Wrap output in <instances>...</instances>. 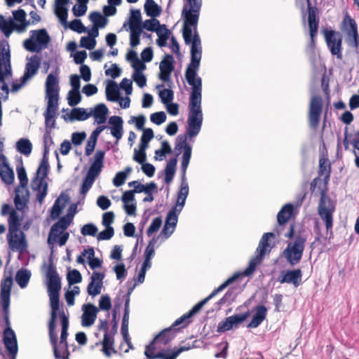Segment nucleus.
Listing matches in <instances>:
<instances>
[{
  "label": "nucleus",
  "mask_w": 359,
  "mask_h": 359,
  "mask_svg": "<svg viewBox=\"0 0 359 359\" xmlns=\"http://www.w3.org/2000/svg\"><path fill=\"white\" fill-rule=\"evenodd\" d=\"M201 6L202 4H184L182 11L184 20L183 39L187 45L191 44V62L187 67L185 78L187 83L192 86L189 98V114L187 133L178 135L175 145V150H184L181 163L183 177L186 175L192 151L191 146L187 143V139L195 137L199 133L203 122L202 79L197 76L202 54L201 42L197 32Z\"/></svg>",
  "instance_id": "f257e3e1"
},
{
  "label": "nucleus",
  "mask_w": 359,
  "mask_h": 359,
  "mask_svg": "<svg viewBox=\"0 0 359 359\" xmlns=\"http://www.w3.org/2000/svg\"><path fill=\"white\" fill-rule=\"evenodd\" d=\"M172 325L160 332L145 347L144 355L147 359H176L178 355L191 348V346H182L179 348H163L175 337L179 328Z\"/></svg>",
  "instance_id": "f03ea898"
},
{
  "label": "nucleus",
  "mask_w": 359,
  "mask_h": 359,
  "mask_svg": "<svg viewBox=\"0 0 359 359\" xmlns=\"http://www.w3.org/2000/svg\"><path fill=\"white\" fill-rule=\"evenodd\" d=\"M285 237L290 239L287 242L285 249L282 252V256L291 265L294 266L300 262L302 259L305 245L307 241V233L304 229L295 231L294 224H291Z\"/></svg>",
  "instance_id": "7ed1b4c3"
},
{
  "label": "nucleus",
  "mask_w": 359,
  "mask_h": 359,
  "mask_svg": "<svg viewBox=\"0 0 359 359\" xmlns=\"http://www.w3.org/2000/svg\"><path fill=\"white\" fill-rule=\"evenodd\" d=\"M46 276L48 279L47 287L51 309L50 318H57L60 311V291L61 290V280L53 264L47 269Z\"/></svg>",
  "instance_id": "20e7f679"
},
{
  "label": "nucleus",
  "mask_w": 359,
  "mask_h": 359,
  "mask_svg": "<svg viewBox=\"0 0 359 359\" xmlns=\"http://www.w3.org/2000/svg\"><path fill=\"white\" fill-rule=\"evenodd\" d=\"M335 211V204L332 200L326 194L325 191L320 193V198L318 206V214L325 224L327 235L329 238L333 236V215Z\"/></svg>",
  "instance_id": "39448f33"
},
{
  "label": "nucleus",
  "mask_w": 359,
  "mask_h": 359,
  "mask_svg": "<svg viewBox=\"0 0 359 359\" xmlns=\"http://www.w3.org/2000/svg\"><path fill=\"white\" fill-rule=\"evenodd\" d=\"M48 158L43 155L35 176L32 180V188L34 191H37L36 199L40 204L43 202L48 192V183L45 182V179L48 176Z\"/></svg>",
  "instance_id": "423d86ee"
},
{
  "label": "nucleus",
  "mask_w": 359,
  "mask_h": 359,
  "mask_svg": "<svg viewBox=\"0 0 359 359\" xmlns=\"http://www.w3.org/2000/svg\"><path fill=\"white\" fill-rule=\"evenodd\" d=\"M13 284V278L11 276L4 278L0 285V304L2 306V311L6 325V328L4 331L3 341H4L6 336L8 337L10 335L7 334L8 330L14 332L10 325L9 320V306L11 303V289Z\"/></svg>",
  "instance_id": "0eeeda50"
},
{
  "label": "nucleus",
  "mask_w": 359,
  "mask_h": 359,
  "mask_svg": "<svg viewBox=\"0 0 359 359\" xmlns=\"http://www.w3.org/2000/svg\"><path fill=\"white\" fill-rule=\"evenodd\" d=\"M238 275H233L231 277L229 278L226 281H224L222 284H221L217 288L215 289L212 293L208 295L204 299L200 301L196 305H194L192 309L184 314L180 318H177L174 322V325H182V327H186L189 324L191 320H189L194 315L198 313L202 307L214 296H215L217 293L222 291L225 287H226L229 285L233 283L236 279L238 278Z\"/></svg>",
  "instance_id": "6e6552de"
},
{
  "label": "nucleus",
  "mask_w": 359,
  "mask_h": 359,
  "mask_svg": "<svg viewBox=\"0 0 359 359\" xmlns=\"http://www.w3.org/2000/svg\"><path fill=\"white\" fill-rule=\"evenodd\" d=\"M57 318H50L48 322V335L50 342L53 346L55 359H69V352L67 344L57 345V334L56 332Z\"/></svg>",
  "instance_id": "1a4fd4ad"
},
{
  "label": "nucleus",
  "mask_w": 359,
  "mask_h": 359,
  "mask_svg": "<svg viewBox=\"0 0 359 359\" xmlns=\"http://www.w3.org/2000/svg\"><path fill=\"white\" fill-rule=\"evenodd\" d=\"M325 41L332 55L339 60L342 59V38L339 32L324 29L323 30Z\"/></svg>",
  "instance_id": "9d476101"
},
{
  "label": "nucleus",
  "mask_w": 359,
  "mask_h": 359,
  "mask_svg": "<svg viewBox=\"0 0 359 359\" xmlns=\"http://www.w3.org/2000/svg\"><path fill=\"white\" fill-rule=\"evenodd\" d=\"M322 112V98L318 95L313 96L310 101L308 112L309 125L311 129L316 130L318 128Z\"/></svg>",
  "instance_id": "9b49d317"
},
{
  "label": "nucleus",
  "mask_w": 359,
  "mask_h": 359,
  "mask_svg": "<svg viewBox=\"0 0 359 359\" xmlns=\"http://www.w3.org/2000/svg\"><path fill=\"white\" fill-rule=\"evenodd\" d=\"M6 239L8 248L13 252L23 253L27 248L26 235L23 231H8Z\"/></svg>",
  "instance_id": "f8f14e48"
},
{
  "label": "nucleus",
  "mask_w": 359,
  "mask_h": 359,
  "mask_svg": "<svg viewBox=\"0 0 359 359\" xmlns=\"http://www.w3.org/2000/svg\"><path fill=\"white\" fill-rule=\"evenodd\" d=\"M318 9L316 6H311L309 0H308V25L310 35V45L312 48L316 46V37L318 35L319 18Z\"/></svg>",
  "instance_id": "ddd939ff"
},
{
  "label": "nucleus",
  "mask_w": 359,
  "mask_h": 359,
  "mask_svg": "<svg viewBox=\"0 0 359 359\" xmlns=\"http://www.w3.org/2000/svg\"><path fill=\"white\" fill-rule=\"evenodd\" d=\"M250 316L249 311L241 314L233 315L227 317L224 320L221 321L217 326V332H224L230 330L233 326L245 321Z\"/></svg>",
  "instance_id": "4468645a"
},
{
  "label": "nucleus",
  "mask_w": 359,
  "mask_h": 359,
  "mask_svg": "<svg viewBox=\"0 0 359 359\" xmlns=\"http://www.w3.org/2000/svg\"><path fill=\"white\" fill-rule=\"evenodd\" d=\"M302 278V271L300 269L283 271L278 278V281L282 284H292L294 287H298L301 284Z\"/></svg>",
  "instance_id": "2eb2a0df"
},
{
  "label": "nucleus",
  "mask_w": 359,
  "mask_h": 359,
  "mask_svg": "<svg viewBox=\"0 0 359 359\" xmlns=\"http://www.w3.org/2000/svg\"><path fill=\"white\" fill-rule=\"evenodd\" d=\"M104 278V273L97 271L93 272L90 281L87 287V292L89 295L95 297L101 293Z\"/></svg>",
  "instance_id": "dca6fc26"
},
{
  "label": "nucleus",
  "mask_w": 359,
  "mask_h": 359,
  "mask_svg": "<svg viewBox=\"0 0 359 359\" xmlns=\"http://www.w3.org/2000/svg\"><path fill=\"white\" fill-rule=\"evenodd\" d=\"M59 81L56 76L52 73L47 76L46 80V98L59 100Z\"/></svg>",
  "instance_id": "f3484780"
},
{
  "label": "nucleus",
  "mask_w": 359,
  "mask_h": 359,
  "mask_svg": "<svg viewBox=\"0 0 359 359\" xmlns=\"http://www.w3.org/2000/svg\"><path fill=\"white\" fill-rule=\"evenodd\" d=\"M159 79L164 81L168 82L170 80V74L174 70V58L172 55H165L163 60L161 62Z\"/></svg>",
  "instance_id": "a211bd4d"
},
{
  "label": "nucleus",
  "mask_w": 359,
  "mask_h": 359,
  "mask_svg": "<svg viewBox=\"0 0 359 359\" xmlns=\"http://www.w3.org/2000/svg\"><path fill=\"white\" fill-rule=\"evenodd\" d=\"M104 156L105 151L103 150H97L95 152L93 162L87 172V175L96 179L104 166Z\"/></svg>",
  "instance_id": "6ab92c4d"
},
{
  "label": "nucleus",
  "mask_w": 359,
  "mask_h": 359,
  "mask_svg": "<svg viewBox=\"0 0 359 359\" xmlns=\"http://www.w3.org/2000/svg\"><path fill=\"white\" fill-rule=\"evenodd\" d=\"M83 311L81 316V324L84 327H90L94 324L97 313L98 312L97 308L92 304H86L82 306Z\"/></svg>",
  "instance_id": "aec40b11"
},
{
  "label": "nucleus",
  "mask_w": 359,
  "mask_h": 359,
  "mask_svg": "<svg viewBox=\"0 0 359 359\" xmlns=\"http://www.w3.org/2000/svg\"><path fill=\"white\" fill-rule=\"evenodd\" d=\"M48 100L47 108L44 112L46 127L54 128L55 127V116L58 107V100Z\"/></svg>",
  "instance_id": "412c9836"
},
{
  "label": "nucleus",
  "mask_w": 359,
  "mask_h": 359,
  "mask_svg": "<svg viewBox=\"0 0 359 359\" xmlns=\"http://www.w3.org/2000/svg\"><path fill=\"white\" fill-rule=\"evenodd\" d=\"M0 177L6 184H11L14 181V172L9 166L4 154H0Z\"/></svg>",
  "instance_id": "4be33fe9"
},
{
  "label": "nucleus",
  "mask_w": 359,
  "mask_h": 359,
  "mask_svg": "<svg viewBox=\"0 0 359 359\" xmlns=\"http://www.w3.org/2000/svg\"><path fill=\"white\" fill-rule=\"evenodd\" d=\"M7 332V334L10 335V337L6 336L4 344L8 352L9 359H16L18 347L15 334L11 330L10 332V330H8Z\"/></svg>",
  "instance_id": "5701e85b"
},
{
  "label": "nucleus",
  "mask_w": 359,
  "mask_h": 359,
  "mask_svg": "<svg viewBox=\"0 0 359 359\" xmlns=\"http://www.w3.org/2000/svg\"><path fill=\"white\" fill-rule=\"evenodd\" d=\"M267 313V309L264 305L257 306L255 309V313L252 317V319L248 325L249 328L257 327L266 318Z\"/></svg>",
  "instance_id": "b1692460"
},
{
  "label": "nucleus",
  "mask_w": 359,
  "mask_h": 359,
  "mask_svg": "<svg viewBox=\"0 0 359 359\" xmlns=\"http://www.w3.org/2000/svg\"><path fill=\"white\" fill-rule=\"evenodd\" d=\"M189 194V185L185 180V176L182 177L181 187L177 194L176 205L174 208H178L177 212H180L185 204L187 197Z\"/></svg>",
  "instance_id": "393cba45"
},
{
  "label": "nucleus",
  "mask_w": 359,
  "mask_h": 359,
  "mask_svg": "<svg viewBox=\"0 0 359 359\" xmlns=\"http://www.w3.org/2000/svg\"><path fill=\"white\" fill-rule=\"evenodd\" d=\"M40 67V61L36 57L31 58L30 61L27 62L25 65V70L23 74V81H27L38 72Z\"/></svg>",
  "instance_id": "a878e982"
},
{
  "label": "nucleus",
  "mask_w": 359,
  "mask_h": 359,
  "mask_svg": "<svg viewBox=\"0 0 359 359\" xmlns=\"http://www.w3.org/2000/svg\"><path fill=\"white\" fill-rule=\"evenodd\" d=\"M102 344V351L104 355L110 358L111 355L117 353V351L114 349V337L111 334H104L103 339L100 342Z\"/></svg>",
  "instance_id": "bb28decb"
},
{
  "label": "nucleus",
  "mask_w": 359,
  "mask_h": 359,
  "mask_svg": "<svg viewBox=\"0 0 359 359\" xmlns=\"http://www.w3.org/2000/svg\"><path fill=\"white\" fill-rule=\"evenodd\" d=\"M14 19L20 22V24H15V31L18 33H22L26 30L27 27L30 24L29 21L26 20V12L23 9H18L13 12Z\"/></svg>",
  "instance_id": "cd10ccee"
},
{
  "label": "nucleus",
  "mask_w": 359,
  "mask_h": 359,
  "mask_svg": "<svg viewBox=\"0 0 359 359\" xmlns=\"http://www.w3.org/2000/svg\"><path fill=\"white\" fill-rule=\"evenodd\" d=\"M294 213L293 205L285 204L282 207L277 215V220L279 226H283L290 221Z\"/></svg>",
  "instance_id": "c85d7f7f"
},
{
  "label": "nucleus",
  "mask_w": 359,
  "mask_h": 359,
  "mask_svg": "<svg viewBox=\"0 0 359 359\" xmlns=\"http://www.w3.org/2000/svg\"><path fill=\"white\" fill-rule=\"evenodd\" d=\"M108 111L107 106L103 103H100L94 107L92 115L98 124H102L106 122Z\"/></svg>",
  "instance_id": "c756f323"
},
{
  "label": "nucleus",
  "mask_w": 359,
  "mask_h": 359,
  "mask_svg": "<svg viewBox=\"0 0 359 359\" xmlns=\"http://www.w3.org/2000/svg\"><path fill=\"white\" fill-rule=\"evenodd\" d=\"M93 110H90V112H87L86 109L84 108H74L72 109L69 116V119L71 121H85L87 120L92 116Z\"/></svg>",
  "instance_id": "7c9ffc66"
},
{
  "label": "nucleus",
  "mask_w": 359,
  "mask_h": 359,
  "mask_svg": "<svg viewBox=\"0 0 359 359\" xmlns=\"http://www.w3.org/2000/svg\"><path fill=\"white\" fill-rule=\"evenodd\" d=\"M31 37L40 46H46L50 42V38L45 29L33 30L31 32Z\"/></svg>",
  "instance_id": "2f4dec72"
},
{
  "label": "nucleus",
  "mask_w": 359,
  "mask_h": 359,
  "mask_svg": "<svg viewBox=\"0 0 359 359\" xmlns=\"http://www.w3.org/2000/svg\"><path fill=\"white\" fill-rule=\"evenodd\" d=\"M32 273L27 269L22 268L19 269L15 274V281L21 288H25L28 285L31 278Z\"/></svg>",
  "instance_id": "473e14b6"
},
{
  "label": "nucleus",
  "mask_w": 359,
  "mask_h": 359,
  "mask_svg": "<svg viewBox=\"0 0 359 359\" xmlns=\"http://www.w3.org/2000/svg\"><path fill=\"white\" fill-rule=\"evenodd\" d=\"M342 29L346 34L347 37L354 34L355 32H358V27L356 22L353 18H352L348 14H346L342 21Z\"/></svg>",
  "instance_id": "72a5a7b5"
},
{
  "label": "nucleus",
  "mask_w": 359,
  "mask_h": 359,
  "mask_svg": "<svg viewBox=\"0 0 359 359\" xmlns=\"http://www.w3.org/2000/svg\"><path fill=\"white\" fill-rule=\"evenodd\" d=\"M177 159L176 157L170 158L166 164L165 168V183L169 184L175 175Z\"/></svg>",
  "instance_id": "f704fd0d"
},
{
  "label": "nucleus",
  "mask_w": 359,
  "mask_h": 359,
  "mask_svg": "<svg viewBox=\"0 0 359 359\" xmlns=\"http://www.w3.org/2000/svg\"><path fill=\"white\" fill-rule=\"evenodd\" d=\"M263 257L259 256L258 255L255 257L252 258L250 262L248 267L241 273H236L233 275H238L237 280L241 276H250L254 273L256 270L257 265L261 262Z\"/></svg>",
  "instance_id": "c9c22d12"
},
{
  "label": "nucleus",
  "mask_w": 359,
  "mask_h": 359,
  "mask_svg": "<svg viewBox=\"0 0 359 359\" xmlns=\"http://www.w3.org/2000/svg\"><path fill=\"white\" fill-rule=\"evenodd\" d=\"M263 257L259 256L258 255L255 257L252 258L250 262L248 267L241 273H236L233 275H238L237 280L241 276H250L254 273L256 270L257 265L261 262Z\"/></svg>",
  "instance_id": "e433bc0d"
},
{
  "label": "nucleus",
  "mask_w": 359,
  "mask_h": 359,
  "mask_svg": "<svg viewBox=\"0 0 359 359\" xmlns=\"http://www.w3.org/2000/svg\"><path fill=\"white\" fill-rule=\"evenodd\" d=\"M106 96L109 101L116 102L119 99L120 93L117 83L111 81L106 87Z\"/></svg>",
  "instance_id": "4c0bfd02"
},
{
  "label": "nucleus",
  "mask_w": 359,
  "mask_h": 359,
  "mask_svg": "<svg viewBox=\"0 0 359 359\" xmlns=\"http://www.w3.org/2000/svg\"><path fill=\"white\" fill-rule=\"evenodd\" d=\"M22 218L19 217L15 210H12L11 215L8 219V231H21L20 227L21 226Z\"/></svg>",
  "instance_id": "58836bf2"
},
{
  "label": "nucleus",
  "mask_w": 359,
  "mask_h": 359,
  "mask_svg": "<svg viewBox=\"0 0 359 359\" xmlns=\"http://www.w3.org/2000/svg\"><path fill=\"white\" fill-rule=\"evenodd\" d=\"M275 235L273 233H265L259 243V246L257 248V252H258V255L263 257L266 251L268 250L269 248L270 247V245L269 243V241L271 238H274Z\"/></svg>",
  "instance_id": "ea45409f"
},
{
  "label": "nucleus",
  "mask_w": 359,
  "mask_h": 359,
  "mask_svg": "<svg viewBox=\"0 0 359 359\" xmlns=\"http://www.w3.org/2000/svg\"><path fill=\"white\" fill-rule=\"evenodd\" d=\"M58 313L60 314L61 324H62V330H61L60 343V344H67V336H68L67 330L69 327V320H68L67 317L65 316V313L63 309H62L61 311H59Z\"/></svg>",
  "instance_id": "a19ab883"
},
{
  "label": "nucleus",
  "mask_w": 359,
  "mask_h": 359,
  "mask_svg": "<svg viewBox=\"0 0 359 359\" xmlns=\"http://www.w3.org/2000/svg\"><path fill=\"white\" fill-rule=\"evenodd\" d=\"M331 173V166L327 158H320L319 160L318 175L323 177L325 181H327Z\"/></svg>",
  "instance_id": "79ce46f5"
},
{
  "label": "nucleus",
  "mask_w": 359,
  "mask_h": 359,
  "mask_svg": "<svg viewBox=\"0 0 359 359\" xmlns=\"http://www.w3.org/2000/svg\"><path fill=\"white\" fill-rule=\"evenodd\" d=\"M144 11L148 16L155 18L161 14V8L154 0H146Z\"/></svg>",
  "instance_id": "37998d69"
},
{
  "label": "nucleus",
  "mask_w": 359,
  "mask_h": 359,
  "mask_svg": "<svg viewBox=\"0 0 359 359\" xmlns=\"http://www.w3.org/2000/svg\"><path fill=\"white\" fill-rule=\"evenodd\" d=\"M0 29L6 37L8 38L13 30H15V23L12 20H6L3 15H0Z\"/></svg>",
  "instance_id": "c03bdc74"
},
{
  "label": "nucleus",
  "mask_w": 359,
  "mask_h": 359,
  "mask_svg": "<svg viewBox=\"0 0 359 359\" xmlns=\"http://www.w3.org/2000/svg\"><path fill=\"white\" fill-rule=\"evenodd\" d=\"M65 230L61 229L57 224H54L50 229V231L48 237V243L49 245H53L57 241V238L60 235L63 233Z\"/></svg>",
  "instance_id": "a18cd8bd"
},
{
  "label": "nucleus",
  "mask_w": 359,
  "mask_h": 359,
  "mask_svg": "<svg viewBox=\"0 0 359 359\" xmlns=\"http://www.w3.org/2000/svg\"><path fill=\"white\" fill-rule=\"evenodd\" d=\"M16 148L20 153L28 156L32 152V145L29 140L22 138L17 142Z\"/></svg>",
  "instance_id": "49530a36"
},
{
  "label": "nucleus",
  "mask_w": 359,
  "mask_h": 359,
  "mask_svg": "<svg viewBox=\"0 0 359 359\" xmlns=\"http://www.w3.org/2000/svg\"><path fill=\"white\" fill-rule=\"evenodd\" d=\"M89 18L95 27L100 28L104 27L108 21L105 16L97 11L91 13L89 15Z\"/></svg>",
  "instance_id": "de8ad7c7"
},
{
  "label": "nucleus",
  "mask_w": 359,
  "mask_h": 359,
  "mask_svg": "<svg viewBox=\"0 0 359 359\" xmlns=\"http://www.w3.org/2000/svg\"><path fill=\"white\" fill-rule=\"evenodd\" d=\"M142 25L144 29L148 31L156 32H160V31H162V25H160L159 21L155 18L146 20Z\"/></svg>",
  "instance_id": "09e8293b"
},
{
  "label": "nucleus",
  "mask_w": 359,
  "mask_h": 359,
  "mask_svg": "<svg viewBox=\"0 0 359 359\" xmlns=\"http://www.w3.org/2000/svg\"><path fill=\"white\" fill-rule=\"evenodd\" d=\"M131 171V168L128 167L123 172H118L116 174L114 178L113 179V184L115 187H118L123 185L127 178V175Z\"/></svg>",
  "instance_id": "8fccbe9b"
},
{
  "label": "nucleus",
  "mask_w": 359,
  "mask_h": 359,
  "mask_svg": "<svg viewBox=\"0 0 359 359\" xmlns=\"http://www.w3.org/2000/svg\"><path fill=\"white\" fill-rule=\"evenodd\" d=\"M153 137L154 131L151 128L144 129L139 147L146 149L148 147L149 142Z\"/></svg>",
  "instance_id": "3c124183"
},
{
  "label": "nucleus",
  "mask_w": 359,
  "mask_h": 359,
  "mask_svg": "<svg viewBox=\"0 0 359 359\" xmlns=\"http://www.w3.org/2000/svg\"><path fill=\"white\" fill-rule=\"evenodd\" d=\"M178 208H173L168 213L165 224L175 229L177 223Z\"/></svg>",
  "instance_id": "603ef678"
},
{
  "label": "nucleus",
  "mask_w": 359,
  "mask_h": 359,
  "mask_svg": "<svg viewBox=\"0 0 359 359\" xmlns=\"http://www.w3.org/2000/svg\"><path fill=\"white\" fill-rule=\"evenodd\" d=\"M68 104L71 107L77 105L81 100V95L79 90L71 89L67 95Z\"/></svg>",
  "instance_id": "864d4df0"
},
{
  "label": "nucleus",
  "mask_w": 359,
  "mask_h": 359,
  "mask_svg": "<svg viewBox=\"0 0 359 359\" xmlns=\"http://www.w3.org/2000/svg\"><path fill=\"white\" fill-rule=\"evenodd\" d=\"M162 30L164 31V33H161V31L160 32H156L158 34V39L156 40V43L158 46L160 47H164L166 46V41L169 38L170 31L166 28V26L165 25H162Z\"/></svg>",
  "instance_id": "5fc2aeb1"
},
{
  "label": "nucleus",
  "mask_w": 359,
  "mask_h": 359,
  "mask_svg": "<svg viewBox=\"0 0 359 359\" xmlns=\"http://www.w3.org/2000/svg\"><path fill=\"white\" fill-rule=\"evenodd\" d=\"M16 170H17L18 177L20 181V187H21L22 188L27 187V186L28 184V178H27V172H26L25 168L22 165L18 166L16 168Z\"/></svg>",
  "instance_id": "6e6d98bb"
},
{
  "label": "nucleus",
  "mask_w": 359,
  "mask_h": 359,
  "mask_svg": "<svg viewBox=\"0 0 359 359\" xmlns=\"http://www.w3.org/2000/svg\"><path fill=\"white\" fill-rule=\"evenodd\" d=\"M67 279L69 285H74L81 283L82 280V276L78 270L73 269L67 273Z\"/></svg>",
  "instance_id": "4d7b16f0"
},
{
  "label": "nucleus",
  "mask_w": 359,
  "mask_h": 359,
  "mask_svg": "<svg viewBox=\"0 0 359 359\" xmlns=\"http://www.w3.org/2000/svg\"><path fill=\"white\" fill-rule=\"evenodd\" d=\"M55 13L62 24L67 23L68 11L65 6H55Z\"/></svg>",
  "instance_id": "13d9d810"
},
{
  "label": "nucleus",
  "mask_w": 359,
  "mask_h": 359,
  "mask_svg": "<svg viewBox=\"0 0 359 359\" xmlns=\"http://www.w3.org/2000/svg\"><path fill=\"white\" fill-rule=\"evenodd\" d=\"M95 179L90 177L88 175H86L83 180V182L81 184L80 192L82 195L85 196L90 189L92 187Z\"/></svg>",
  "instance_id": "bf43d9fd"
},
{
  "label": "nucleus",
  "mask_w": 359,
  "mask_h": 359,
  "mask_svg": "<svg viewBox=\"0 0 359 359\" xmlns=\"http://www.w3.org/2000/svg\"><path fill=\"white\" fill-rule=\"evenodd\" d=\"M159 97L163 104H168L173 100V91L170 89H163L159 92Z\"/></svg>",
  "instance_id": "052dcab7"
},
{
  "label": "nucleus",
  "mask_w": 359,
  "mask_h": 359,
  "mask_svg": "<svg viewBox=\"0 0 359 359\" xmlns=\"http://www.w3.org/2000/svg\"><path fill=\"white\" fill-rule=\"evenodd\" d=\"M162 224V219L160 217H157L153 219L151 224L149 226L147 231V234L148 236H150L154 233H156L158 231L161 226Z\"/></svg>",
  "instance_id": "680f3d73"
},
{
  "label": "nucleus",
  "mask_w": 359,
  "mask_h": 359,
  "mask_svg": "<svg viewBox=\"0 0 359 359\" xmlns=\"http://www.w3.org/2000/svg\"><path fill=\"white\" fill-rule=\"evenodd\" d=\"M157 242V239L153 238L149 242L144 252V259L151 260L155 254V245Z\"/></svg>",
  "instance_id": "e2e57ef3"
},
{
  "label": "nucleus",
  "mask_w": 359,
  "mask_h": 359,
  "mask_svg": "<svg viewBox=\"0 0 359 359\" xmlns=\"http://www.w3.org/2000/svg\"><path fill=\"white\" fill-rule=\"evenodd\" d=\"M150 120L156 125H161L166 120V115L164 111H158L151 114Z\"/></svg>",
  "instance_id": "0e129e2a"
},
{
  "label": "nucleus",
  "mask_w": 359,
  "mask_h": 359,
  "mask_svg": "<svg viewBox=\"0 0 359 359\" xmlns=\"http://www.w3.org/2000/svg\"><path fill=\"white\" fill-rule=\"evenodd\" d=\"M81 232L83 236H95L97 232V228L93 224H87L83 226Z\"/></svg>",
  "instance_id": "69168bd1"
},
{
  "label": "nucleus",
  "mask_w": 359,
  "mask_h": 359,
  "mask_svg": "<svg viewBox=\"0 0 359 359\" xmlns=\"http://www.w3.org/2000/svg\"><path fill=\"white\" fill-rule=\"evenodd\" d=\"M146 149L139 147V149H135L133 160L140 164L144 163L147 160Z\"/></svg>",
  "instance_id": "338daca9"
},
{
  "label": "nucleus",
  "mask_w": 359,
  "mask_h": 359,
  "mask_svg": "<svg viewBox=\"0 0 359 359\" xmlns=\"http://www.w3.org/2000/svg\"><path fill=\"white\" fill-rule=\"evenodd\" d=\"M96 41L90 36H82L80 40V46L88 50H92L95 46Z\"/></svg>",
  "instance_id": "774afa93"
}]
</instances>
